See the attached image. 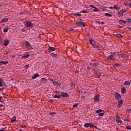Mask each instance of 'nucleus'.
I'll list each match as a JSON object with an SVG mask.
<instances>
[{"mask_svg": "<svg viewBox=\"0 0 131 131\" xmlns=\"http://www.w3.org/2000/svg\"><path fill=\"white\" fill-rule=\"evenodd\" d=\"M76 25H77L79 27H85V23L83 21H78L76 23Z\"/></svg>", "mask_w": 131, "mask_h": 131, "instance_id": "obj_1", "label": "nucleus"}, {"mask_svg": "<svg viewBox=\"0 0 131 131\" xmlns=\"http://www.w3.org/2000/svg\"><path fill=\"white\" fill-rule=\"evenodd\" d=\"M0 86L1 88H3V90H5V89H7V85H6V83H4V80H2V79L0 78Z\"/></svg>", "mask_w": 131, "mask_h": 131, "instance_id": "obj_2", "label": "nucleus"}, {"mask_svg": "<svg viewBox=\"0 0 131 131\" xmlns=\"http://www.w3.org/2000/svg\"><path fill=\"white\" fill-rule=\"evenodd\" d=\"M94 101L96 103H99L100 102V95L97 94L95 96L94 98Z\"/></svg>", "mask_w": 131, "mask_h": 131, "instance_id": "obj_3", "label": "nucleus"}, {"mask_svg": "<svg viewBox=\"0 0 131 131\" xmlns=\"http://www.w3.org/2000/svg\"><path fill=\"white\" fill-rule=\"evenodd\" d=\"M25 47L27 48V49H28V50H31V45H30V43L28 42V41H26L25 42Z\"/></svg>", "mask_w": 131, "mask_h": 131, "instance_id": "obj_4", "label": "nucleus"}, {"mask_svg": "<svg viewBox=\"0 0 131 131\" xmlns=\"http://www.w3.org/2000/svg\"><path fill=\"white\" fill-rule=\"evenodd\" d=\"M26 27H32L33 26V24H32L31 22L29 21H27L26 23Z\"/></svg>", "mask_w": 131, "mask_h": 131, "instance_id": "obj_5", "label": "nucleus"}, {"mask_svg": "<svg viewBox=\"0 0 131 131\" xmlns=\"http://www.w3.org/2000/svg\"><path fill=\"white\" fill-rule=\"evenodd\" d=\"M61 95L62 96V97H63V98H68V97H69V94H68V93H66L64 92H61Z\"/></svg>", "mask_w": 131, "mask_h": 131, "instance_id": "obj_6", "label": "nucleus"}, {"mask_svg": "<svg viewBox=\"0 0 131 131\" xmlns=\"http://www.w3.org/2000/svg\"><path fill=\"white\" fill-rule=\"evenodd\" d=\"M116 122L118 123V124H121V123H122V121H121V120L120 119V118L119 117V116H117V118H116Z\"/></svg>", "mask_w": 131, "mask_h": 131, "instance_id": "obj_7", "label": "nucleus"}, {"mask_svg": "<svg viewBox=\"0 0 131 131\" xmlns=\"http://www.w3.org/2000/svg\"><path fill=\"white\" fill-rule=\"evenodd\" d=\"M115 98L116 100H119L121 98V95L119 93L116 92L115 93Z\"/></svg>", "mask_w": 131, "mask_h": 131, "instance_id": "obj_8", "label": "nucleus"}, {"mask_svg": "<svg viewBox=\"0 0 131 131\" xmlns=\"http://www.w3.org/2000/svg\"><path fill=\"white\" fill-rule=\"evenodd\" d=\"M112 58H114V55H111L108 56L107 57V60L108 61H111V60H112Z\"/></svg>", "mask_w": 131, "mask_h": 131, "instance_id": "obj_9", "label": "nucleus"}, {"mask_svg": "<svg viewBox=\"0 0 131 131\" xmlns=\"http://www.w3.org/2000/svg\"><path fill=\"white\" fill-rule=\"evenodd\" d=\"M9 42H10V41H9V40H5L4 41V46L5 47H8V46L9 45Z\"/></svg>", "mask_w": 131, "mask_h": 131, "instance_id": "obj_10", "label": "nucleus"}, {"mask_svg": "<svg viewBox=\"0 0 131 131\" xmlns=\"http://www.w3.org/2000/svg\"><path fill=\"white\" fill-rule=\"evenodd\" d=\"M131 80L125 81L124 83V85H130Z\"/></svg>", "mask_w": 131, "mask_h": 131, "instance_id": "obj_11", "label": "nucleus"}, {"mask_svg": "<svg viewBox=\"0 0 131 131\" xmlns=\"http://www.w3.org/2000/svg\"><path fill=\"white\" fill-rule=\"evenodd\" d=\"M8 21H9L8 18H3L1 21V23H4L6 22H8Z\"/></svg>", "mask_w": 131, "mask_h": 131, "instance_id": "obj_12", "label": "nucleus"}, {"mask_svg": "<svg viewBox=\"0 0 131 131\" xmlns=\"http://www.w3.org/2000/svg\"><path fill=\"white\" fill-rule=\"evenodd\" d=\"M89 41L93 46L95 45V40H93L91 37L89 38Z\"/></svg>", "mask_w": 131, "mask_h": 131, "instance_id": "obj_13", "label": "nucleus"}, {"mask_svg": "<svg viewBox=\"0 0 131 131\" xmlns=\"http://www.w3.org/2000/svg\"><path fill=\"white\" fill-rule=\"evenodd\" d=\"M72 16H74V17H78V16H79L80 17H81V14H80V13H72Z\"/></svg>", "mask_w": 131, "mask_h": 131, "instance_id": "obj_14", "label": "nucleus"}, {"mask_svg": "<svg viewBox=\"0 0 131 131\" xmlns=\"http://www.w3.org/2000/svg\"><path fill=\"white\" fill-rule=\"evenodd\" d=\"M55 48L53 47H50L48 48V51H49L50 52H54L55 51Z\"/></svg>", "mask_w": 131, "mask_h": 131, "instance_id": "obj_15", "label": "nucleus"}, {"mask_svg": "<svg viewBox=\"0 0 131 131\" xmlns=\"http://www.w3.org/2000/svg\"><path fill=\"white\" fill-rule=\"evenodd\" d=\"M122 94H125L126 93V89L124 87H123L121 89Z\"/></svg>", "mask_w": 131, "mask_h": 131, "instance_id": "obj_16", "label": "nucleus"}, {"mask_svg": "<svg viewBox=\"0 0 131 131\" xmlns=\"http://www.w3.org/2000/svg\"><path fill=\"white\" fill-rule=\"evenodd\" d=\"M120 66H121V65H120L119 63H116L114 65V68L115 69H116V68H117V67H120Z\"/></svg>", "mask_w": 131, "mask_h": 131, "instance_id": "obj_17", "label": "nucleus"}, {"mask_svg": "<svg viewBox=\"0 0 131 131\" xmlns=\"http://www.w3.org/2000/svg\"><path fill=\"white\" fill-rule=\"evenodd\" d=\"M38 76H39V75L37 73H36V74H34V75L32 76V79H35V78L38 77Z\"/></svg>", "mask_w": 131, "mask_h": 131, "instance_id": "obj_18", "label": "nucleus"}, {"mask_svg": "<svg viewBox=\"0 0 131 131\" xmlns=\"http://www.w3.org/2000/svg\"><path fill=\"white\" fill-rule=\"evenodd\" d=\"M9 63V62L8 61H0V66H2V65H4L5 64H8Z\"/></svg>", "mask_w": 131, "mask_h": 131, "instance_id": "obj_19", "label": "nucleus"}, {"mask_svg": "<svg viewBox=\"0 0 131 131\" xmlns=\"http://www.w3.org/2000/svg\"><path fill=\"white\" fill-rule=\"evenodd\" d=\"M118 22L120 23V24H126V21L122 20V19H120L119 20Z\"/></svg>", "mask_w": 131, "mask_h": 131, "instance_id": "obj_20", "label": "nucleus"}, {"mask_svg": "<svg viewBox=\"0 0 131 131\" xmlns=\"http://www.w3.org/2000/svg\"><path fill=\"white\" fill-rule=\"evenodd\" d=\"M30 57V55L26 54L22 57V59H27V58H29Z\"/></svg>", "mask_w": 131, "mask_h": 131, "instance_id": "obj_21", "label": "nucleus"}, {"mask_svg": "<svg viewBox=\"0 0 131 131\" xmlns=\"http://www.w3.org/2000/svg\"><path fill=\"white\" fill-rule=\"evenodd\" d=\"M50 55L52 56V57H54V58H58V55L54 53H51Z\"/></svg>", "mask_w": 131, "mask_h": 131, "instance_id": "obj_22", "label": "nucleus"}, {"mask_svg": "<svg viewBox=\"0 0 131 131\" xmlns=\"http://www.w3.org/2000/svg\"><path fill=\"white\" fill-rule=\"evenodd\" d=\"M116 36L118 38H122V35H121V34H119V33L116 34Z\"/></svg>", "mask_w": 131, "mask_h": 131, "instance_id": "obj_23", "label": "nucleus"}, {"mask_svg": "<svg viewBox=\"0 0 131 131\" xmlns=\"http://www.w3.org/2000/svg\"><path fill=\"white\" fill-rule=\"evenodd\" d=\"M47 81V79H46V78H41L40 79V82L41 83H43V82H46Z\"/></svg>", "mask_w": 131, "mask_h": 131, "instance_id": "obj_24", "label": "nucleus"}, {"mask_svg": "<svg viewBox=\"0 0 131 131\" xmlns=\"http://www.w3.org/2000/svg\"><path fill=\"white\" fill-rule=\"evenodd\" d=\"M17 118V117L16 116H13L11 119V122H15L16 121V119Z\"/></svg>", "mask_w": 131, "mask_h": 131, "instance_id": "obj_25", "label": "nucleus"}, {"mask_svg": "<svg viewBox=\"0 0 131 131\" xmlns=\"http://www.w3.org/2000/svg\"><path fill=\"white\" fill-rule=\"evenodd\" d=\"M96 113H97V114H100V113H101V112H103V110H102L101 109H100V110H96L95 111Z\"/></svg>", "mask_w": 131, "mask_h": 131, "instance_id": "obj_26", "label": "nucleus"}, {"mask_svg": "<svg viewBox=\"0 0 131 131\" xmlns=\"http://www.w3.org/2000/svg\"><path fill=\"white\" fill-rule=\"evenodd\" d=\"M118 14L119 16H121V17H122L123 16V11L122 10H121L118 12Z\"/></svg>", "mask_w": 131, "mask_h": 131, "instance_id": "obj_27", "label": "nucleus"}, {"mask_svg": "<svg viewBox=\"0 0 131 131\" xmlns=\"http://www.w3.org/2000/svg\"><path fill=\"white\" fill-rule=\"evenodd\" d=\"M84 127H86V128H88V127H89L90 126V123H86L84 124L83 125Z\"/></svg>", "mask_w": 131, "mask_h": 131, "instance_id": "obj_28", "label": "nucleus"}, {"mask_svg": "<svg viewBox=\"0 0 131 131\" xmlns=\"http://www.w3.org/2000/svg\"><path fill=\"white\" fill-rule=\"evenodd\" d=\"M105 16H106L107 17H112V14H110V13H105Z\"/></svg>", "mask_w": 131, "mask_h": 131, "instance_id": "obj_29", "label": "nucleus"}, {"mask_svg": "<svg viewBox=\"0 0 131 131\" xmlns=\"http://www.w3.org/2000/svg\"><path fill=\"white\" fill-rule=\"evenodd\" d=\"M53 83L55 86H58V85H59V83L57 81H53Z\"/></svg>", "mask_w": 131, "mask_h": 131, "instance_id": "obj_30", "label": "nucleus"}, {"mask_svg": "<svg viewBox=\"0 0 131 131\" xmlns=\"http://www.w3.org/2000/svg\"><path fill=\"white\" fill-rule=\"evenodd\" d=\"M53 98H54V99H56V98H58V99H60V98H61V95H55L54 96Z\"/></svg>", "mask_w": 131, "mask_h": 131, "instance_id": "obj_31", "label": "nucleus"}, {"mask_svg": "<svg viewBox=\"0 0 131 131\" xmlns=\"http://www.w3.org/2000/svg\"><path fill=\"white\" fill-rule=\"evenodd\" d=\"M93 47L95 48V49H97V50H100V46H98L96 45H93Z\"/></svg>", "mask_w": 131, "mask_h": 131, "instance_id": "obj_32", "label": "nucleus"}, {"mask_svg": "<svg viewBox=\"0 0 131 131\" xmlns=\"http://www.w3.org/2000/svg\"><path fill=\"white\" fill-rule=\"evenodd\" d=\"M4 32H5V33H7V32H8V31H9V28H5L3 30Z\"/></svg>", "mask_w": 131, "mask_h": 131, "instance_id": "obj_33", "label": "nucleus"}, {"mask_svg": "<svg viewBox=\"0 0 131 131\" xmlns=\"http://www.w3.org/2000/svg\"><path fill=\"white\" fill-rule=\"evenodd\" d=\"M118 103V104L122 105V104H123V100H122V99H120Z\"/></svg>", "mask_w": 131, "mask_h": 131, "instance_id": "obj_34", "label": "nucleus"}, {"mask_svg": "<svg viewBox=\"0 0 131 131\" xmlns=\"http://www.w3.org/2000/svg\"><path fill=\"white\" fill-rule=\"evenodd\" d=\"M103 115H105V114H104V113H100L98 115V116H100V117H102V116H103Z\"/></svg>", "mask_w": 131, "mask_h": 131, "instance_id": "obj_35", "label": "nucleus"}, {"mask_svg": "<svg viewBox=\"0 0 131 131\" xmlns=\"http://www.w3.org/2000/svg\"><path fill=\"white\" fill-rule=\"evenodd\" d=\"M126 22L127 23H129V24H131V19L130 18H128L126 19Z\"/></svg>", "mask_w": 131, "mask_h": 131, "instance_id": "obj_36", "label": "nucleus"}, {"mask_svg": "<svg viewBox=\"0 0 131 131\" xmlns=\"http://www.w3.org/2000/svg\"><path fill=\"white\" fill-rule=\"evenodd\" d=\"M80 13H83V14H85L89 13V12H88L86 10H83L82 11L80 12Z\"/></svg>", "mask_w": 131, "mask_h": 131, "instance_id": "obj_37", "label": "nucleus"}, {"mask_svg": "<svg viewBox=\"0 0 131 131\" xmlns=\"http://www.w3.org/2000/svg\"><path fill=\"white\" fill-rule=\"evenodd\" d=\"M93 11H94V12H98L99 10H98V8L97 7H95Z\"/></svg>", "mask_w": 131, "mask_h": 131, "instance_id": "obj_38", "label": "nucleus"}, {"mask_svg": "<svg viewBox=\"0 0 131 131\" xmlns=\"http://www.w3.org/2000/svg\"><path fill=\"white\" fill-rule=\"evenodd\" d=\"M71 86L72 88H74L75 86V84H74L73 82H72L71 84Z\"/></svg>", "mask_w": 131, "mask_h": 131, "instance_id": "obj_39", "label": "nucleus"}, {"mask_svg": "<svg viewBox=\"0 0 131 131\" xmlns=\"http://www.w3.org/2000/svg\"><path fill=\"white\" fill-rule=\"evenodd\" d=\"M131 113V109H129L126 111V113H127L128 114H129V113Z\"/></svg>", "mask_w": 131, "mask_h": 131, "instance_id": "obj_40", "label": "nucleus"}, {"mask_svg": "<svg viewBox=\"0 0 131 131\" xmlns=\"http://www.w3.org/2000/svg\"><path fill=\"white\" fill-rule=\"evenodd\" d=\"M78 103H77V104H73V107L74 108H75V107H78Z\"/></svg>", "mask_w": 131, "mask_h": 131, "instance_id": "obj_41", "label": "nucleus"}, {"mask_svg": "<svg viewBox=\"0 0 131 131\" xmlns=\"http://www.w3.org/2000/svg\"><path fill=\"white\" fill-rule=\"evenodd\" d=\"M117 107L118 108H121V107H122V104L118 103Z\"/></svg>", "mask_w": 131, "mask_h": 131, "instance_id": "obj_42", "label": "nucleus"}, {"mask_svg": "<svg viewBox=\"0 0 131 131\" xmlns=\"http://www.w3.org/2000/svg\"><path fill=\"white\" fill-rule=\"evenodd\" d=\"M90 127H92V128H94L95 127V125H94L93 124L90 123Z\"/></svg>", "mask_w": 131, "mask_h": 131, "instance_id": "obj_43", "label": "nucleus"}, {"mask_svg": "<svg viewBox=\"0 0 131 131\" xmlns=\"http://www.w3.org/2000/svg\"><path fill=\"white\" fill-rule=\"evenodd\" d=\"M25 68H26V69H28L29 68V64H27L24 66Z\"/></svg>", "mask_w": 131, "mask_h": 131, "instance_id": "obj_44", "label": "nucleus"}, {"mask_svg": "<svg viewBox=\"0 0 131 131\" xmlns=\"http://www.w3.org/2000/svg\"><path fill=\"white\" fill-rule=\"evenodd\" d=\"M20 127L21 128H26L27 126H26V125H24L20 126Z\"/></svg>", "mask_w": 131, "mask_h": 131, "instance_id": "obj_45", "label": "nucleus"}, {"mask_svg": "<svg viewBox=\"0 0 131 131\" xmlns=\"http://www.w3.org/2000/svg\"><path fill=\"white\" fill-rule=\"evenodd\" d=\"M3 42V38H2V36H1L0 35V43H2Z\"/></svg>", "mask_w": 131, "mask_h": 131, "instance_id": "obj_46", "label": "nucleus"}, {"mask_svg": "<svg viewBox=\"0 0 131 131\" xmlns=\"http://www.w3.org/2000/svg\"><path fill=\"white\" fill-rule=\"evenodd\" d=\"M113 9H116V10H117V9H118V7H117L116 5H115L114 6Z\"/></svg>", "mask_w": 131, "mask_h": 131, "instance_id": "obj_47", "label": "nucleus"}, {"mask_svg": "<svg viewBox=\"0 0 131 131\" xmlns=\"http://www.w3.org/2000/svg\"><path fill=\"white\" fill-rule=\"evenodd\" d=\"M126 128L128 130L131 129V128L129 127V126H126Z\"/></svg>", "mask_w": 131, "mask_h": 131, "instance_id": "obj_48", "label": "nucleus"}, {"mask_svg": "<svg viewBox=\"0 0 131 131\" xmlns=\"http://www.w3.org/2000/svg\"><path fill=\"white\" fill-rule=\"evenodd\" d=\"M100 76H102V74H101V73L99 74L98 76H97V78H100Z\"/></svg>", "mask_w": 131, "mask_h": 131, "instance_id": "obj_49", "label": "nucleus"}, {"mask_svg": "<svg viewBox=\"0 0 131 131\" xmlns=\"http://www.w3.org/2000/svg\"><path fill=\"white\" fill-rule=\"evenodd\" d=\"M21 31H22V32H25L26 31V30H25V29H23L21 30Z\"/></svg>", "mask_w": 131, "mask_h": 131, "instance_id": "obj_50", "label": "nucleus"}, {"mask_svg": "<svg viewBox=\"0 0 131 131\" xmlns=\"http://www.w3.org/2000/svg\"><path fill=\"white\" fill-rule=\"evenodd\" d=\"M124 121H129V119H125Z\"/></svg>", "mask_w": 131, "mask_h": 131, "instance_id": "obj_51", "label": "nucleus"}, {"mask_svg": "<svg viewBox=\"0 0 131 131\" xmlns=\"http://www.w3.org/2000/svg\"><path fill=\"white\" fill-rule=\"evenodd\" d=\"M75 73H77V74H78V73H79V71L78 70H76Z\"/></svg>", "mask_w": 131, "mask_h": 131, "instance_id": "obj_52", "label": "nucleus"}, {"mask_svg": "<svg viewBox=\"0 0 131 131\" xmlns=\"http://www.w3.org/2000/svg\"><path fill=\"white\" fill-rule=\"evenodd\" d=\"M50 115L51 116H54V114H53V113H51L50 114Z\"/></svg>", "mask_w": 131, "mask_h": 131, "instance_id": "obj_53", "label": "nucleus"}, {"mask_svg": "<svg viewBox=\"0 0 131 131\" xmlns=\"http://www.w3.org/2000/svg\"><path fill=\"white\" fill-rule=\"evenodd\" d=\"M90 7H91V8H93V9H94V8H95V6H94L93 5H90Z\"/></svg>", "mask_w": 131, "mask_h": 131, "instance_id": "obj_54", "label": "nucleus"}, {"mask_svg": "<svg viewBox=\"0 0 131 131\" xmlns=\"http://www.w3.org/2000/svg\"><path fill=\"white\" fill-rule=\"evenodd\" d=\"M123 11V13H126V10H122Z\"/></svg>", "mask_w": 131, "mask_h": 131, "instance_id": "obj_55", "label": "nucleus"}, {"mask_svg": "<svg viewBox=\"0 0 131 131\" xmlns=\"http://www.w3.org/2000/svg\"><path fill=\"white\" fill-rule=\"evenodd\" d=\"M94 64H95V66H98V62H95Z\"/></svg>", "mask_w": 131, "mask_h": 131, "instance_id": "obj_56", "label": "nucleus"}, {"mask_svg": "<svg viewBox=\"0 0 131 131\" xmlns=\"http://www.w3.org/2000/svg\"><path fill=\"white\" fill-rule=\"evenodd\" d=\"M4 107V105L3 104H0V108H3Z\"/></svg>", "mask_w": 131, "mask_h": 131, "instance_id": "obj_57", "label": "nucleus"}, {"mask_svg": "<svg viewBox=\"0 0 131 131\" xmlns=\"http://www.w3.org/2000/svg\"><path fill=\"white\" fill-rule=\"evenodd\" d=\"M96 23L97 24H100V21H97Z\"/></svg>", "mask_w": 131, "mask_h": 131, "instance_id": "obj_58", "label": "nucleus"}, {"mask_svg": "<svg viewBox=\"0 0 131 131\" xmlns=\"http://www.w3.org/2000/svg\"><path fill=\"white\" fill-rule=\"evenodd\" d=\"M84 98H85V97L84 96H83L81 97V99H82L83 100V99H84Z\"/></svg>", "mask_w": 131, "mask_h": 131, "instance_id": "obj_59", "label": "nucleus"}, {"mask_svg": "<svg viewBox=\"0 0 131 131\" xmlns=\"http://www.w3.org/2000/svg\"><path fill=\"white\" fill-rule=\"evenodd\" d=\"M50 81H52V82H53V81H54V80H53V79H52V78H50Z\"/></svg>", "mask_w": 131, "mask_h": 131, "instance_id": "obj_60", "label": "nucleus"}, {"mask_svg": "<svg viewBox=\"0 0 131 131\" xmlns=\"http://www.w3.org/2000/svg\"><path fill=\"white\" fill-rule=\"evenodd\" d=\"M2 99H3V96H0V102L2 101Z\"/></svg>", "mask_w": 131, "mask_h": 131, "instance_id": "obj_61", "label": "nucleus"}, {"mask_svg": "<svg viewBox=\"0 0 131 131\" xmlns=\"http://www.w3.org/2000/svg\"><path fill=\"white\" fill-rule=\"evenodd\" d=\"M128 6L130 7V8H131V3L128 4Z\"/></svg>", "mask_w": 131, "mask_h": 131, "instance_id": "obj_62", "label": "nucleus"}, {"mask_svg": "<svg viewBox=\"0 0 131 131\" xmlns=\"http://www.w3.org/2000/svg\"><path fill=\"white\" fill-rule=\"evenodd\" d=\"M100 24H104V21H101V23H100Z\"/></svg>", "mask_w": 131, "mask_h": 131, "instance_id": "obj_63", "label": "nucleus"}, {"mask_svg": "<svg viewBox=\"0 0 131 131\" xmlns=\"http://www.w3.org/2000/svg\"><path fill=\"white\" fill-rule=\"evenodd\" d=\"M0 131H5V129H0Z\"/></svg>", "mask_w": 131, "mask_h": 131, "instance_id": "obj_64", "label": "nucleus"}]
</instances>
